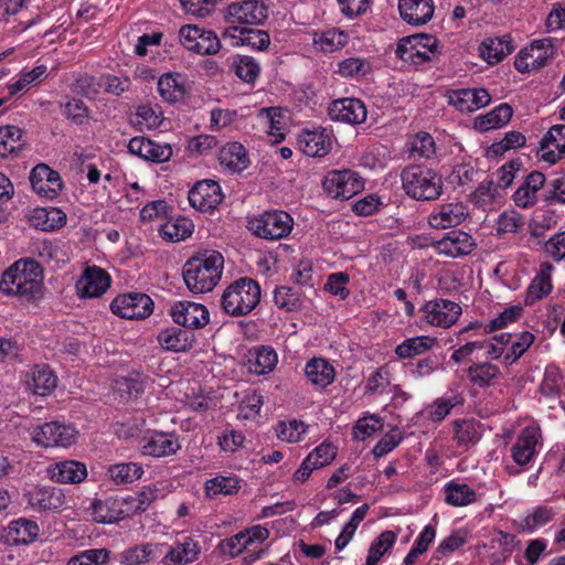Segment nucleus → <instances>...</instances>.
Segmentation results:
<instances>
[{"label": "nucleus", "mask_w": 565, "mask_h": 565, "mask_svg": "<svg viewBox=\"0 0 565 565\" xmlns=\"http://www.w3.org/2000/svg\"><path fill=\"white\" fill-rule=\"evenodd\" d=\"M224 258L216 250H204L186 260L183 279L190 291L204 294L214 289L221 280Z\"/></svg>", "instance_id": "obj_1"}, {"label": "nucleus", "mask_w": 565, "mask_h": 565, "mask_svg": "<svg viewBox=\"0 0 565 565\" xmlns=\"http://www.w3.org/2000/svg\"><path fill=\"white\" fill-rule=\"evenodd\" d=\"M42 288V269L32 259H21L10 266L0 280V291L26 299L35 298Z\"/></svg>", "instance_id": "obj_2"}, {"label": "nucleus", "mask_w": 565, "mask_h": 565, "mask_svg": "<svg viewBox=\"0 0 565 565\" xmlns=\"http://www.w3.org/2000/svg\"><path fill=\"white\" fill-rule=\"evenodd\" d=\"M405 193L417 201H434L443 194L441 175L423 164H411L401 174Z\"/></svg>", "instance_id": "obj_3"}, {"label": "nucleus", "mask_w": 565, "mask_h": 565, "mask_svg": "<svg viewBox=\"0 0 565 565\" xmlns=\"http://www.w3.org/2000/svg\"><path fill=\"white\" fill-rule=\"evenodd\" d=\"M260 300V287L252 278H239L230 284L221 296L222 310L232 317L252 312Z\"/></svg>", "instance_id": "obj_4"}, {"label": "nucleus", "mask_w": 565, "mask_h": 565, "mask_svg": "<svg viewBox=\"0 0 565 565\" xmlns=\"http://www.w3.org/2000/svg\"><path fill=\"white\" fill-rule=\"evenodd\" d=\"M268 17V8L259 0H244L242 2H233L227 7L225 15L228 29L238 30L241 35L255 33L256 35H268V32L262 29L253 30L247 25H259Z\"/></svg>", "instance_id": "obj_5"}, {"label": "nucleus", "mask_w": 565, "mask_h": 565, "mask_svg": "<svg viewBox=\"0 0 565 565\" xmlns=\"http://www.w3.org/2000/svg\"><path fill=\"white\" fill-rule=\"evenodd\" d=\"M292 227V217L281 210L266 211L248 221V228L255 235L270 241L288 236Z\"/></svg>", "instance_id": "obj_6"}, {"label": "nucleus", "mask_w": 565, "mask_h": 565, "mask_svg": "<svg viewBox=\"0 0 565 565\" xmlns=\"http://www.w3.org/2000/svg\"><path fill=\"white\" fill-rule=\"evenodd\" d=\"M396 55L406 64L419 66L439 54L437 38H401Z\"/></svg>", "instance_id": "obj_7"}, {"label": "nucleus", "mask_w": 565, "mask_h": 565, "mask_svg": "<svg viewBox=\"0 0 565 565\" xmlns=\"http://www.w3.org/2000/svg\"><path fill=\"white\" fill-rule=\"evenodd\" d=\"M31 439L43 448H68L76 443L78 431L72 425L50 422L39 425L31 430Z\"/></svg>", "instance_id": "obj_8"}, {"label": "nucleus", "mask_w": 565, "mask_h": 565, "mask_svg": "<svg viewBox=\"0 0 565 565\" xmlns=\"http://www.w3.org/2000/svg\"><path fill=\"white\" fill-rule=\"evenodd\" d=\"M419 311L425 323L441 329L452 327L462 315V308L458 302L445 298L426 301Z\"/></svg>", "instance_id": "obj_9"}, {"label": "nucleus", "mask_w": 565, "mask_h": 565, "mask_svg": "<svg viewBox=\"0 0 565 565\" xmlns=\"http://www.w3.org/2000/svg\"><path fill=\"white\" fill-rule=\"evenodd\" d=\"M180 449V436L174 431L151 430L140 441L141 454L152 458L170 457Z\"/></svg>", "instance_id": "obj_10"}, {"label": "nucleus", "mask_w": 565, "mask_h": 565, "mask_svg": "<svg viewBox=\"0 0 565 565\" xmlns=\"http://www.w3.org/2000/svg\"><path fill=\"white\" fill-rule=\"evenodd\" d=\"M542 446L541 429L536 425L524 427L519 435L510 451L513 461L521 467L530 465L539 454Z\"/></svg>", "instance_id": "obj_11"}, {"label": "nucleus", "mask_w": 565, "mask_h": 565, "mask_svg": "<svg viewBox=\"0 0 565 565\" xmlns=\"http://www.w3.org/2000/svg\"><path fill=\"white\" fill-rule=\"evenodd\" d=\"M323 190L333 199L348 200L363 189V182L354 171L329 172L322 182Z\"/></svg>", "instance_id": "obj_12"}, {"label": "nucleus", "mask_w": 565, "mask_h": 565, "mask_svg": "<svg viewBox=\"0 0 565 565\" xmlns=\"http://www.w3.org/2000/svg\"><path fill=\"white\" fill-rule=\"evenodd\" d=\"M153 302L145 294H128L116 297L111 303V311L125 319H143L151 315Z\"/></svg>", "instance_id": "obj_13"}, {"label": "nucleus", "mask_w": 565, "mask_h": 565, "mask_svg": "<svg viewBox=\"0 0 565 565\" xmlns=\"http://www.w3.org/2000/svg\"><path fill=\"white\" fill-rule=\"evenodd\" d=\"M550 57L551 42L548 38L537 39L529 47L519 52L514 66L521 73H530L543 67Z\"/></svg>", "instance_id": "obj_14"}, {"label": "nucleus", "mask_w": 565, "mask_h": 565, "mask_svg": "<svg viewBox=\"0 0 565 565\" xmlns=\"http://www.w3.org/2000/svg\"><path fill=\"white\" fill-rule=\"evenodd\" d=\"M173 321L189 329H199L210 321L207 308L198 302L178 301L171 307Z\"/></svg>", "instance_id": "obj_15"}, {"label": "nucleus", "mask_w": 565, "mask_h": 565, "mask_svg": "<svg viewBox=\"0 0 565 565\" xmlns=\"http://www.w3.org/2000/svg\"><path fill=\"white\" fill-rule=\"evenodd\" d=\"M189 202L195 210L207 212L214 210L223 200L220 184L212 180H202L189 191Z\"/></svg>", "instance_id": "obj_16"}, {"label": "nucleus", "mask_w": 565, "mask_h": 565, "mask_svg": "<svg viewBox=\"0 0 565 565\" xmlns=\"http://www.w3.org/2000/svg\"><path fill=\"white\" fill-rule=\"evenodd\" d=\"M110 286L108 273L97 266H88L76 281V290L83 298H96Z\"/></svg>", "instance_id": "obj_17"}, {"label": "nucleus", "mask_w": 565, "mask_h": 565, "mask_svg": "<svg viewBox=\"0 0 565 565\" xmlns=\"http://www.w3.org/2000/svg\"><path fill=\"white\" fill-rule=\"evenodd\" d=\"M468 215V207L460 201L439 204L430 213L428 223L433 228H449L460 225Z\"/></svg>", "instance_id": "obj_18"}, {"label": "nucleus", "mask_w": 565, "mask_h": 565, "mask_svg": "<svg viewBox=\"0 0 565 565\" xmlns=\"http://www.w3.org/2000/svg\"><path fill=\"white\" fill-rule=\"evenodd\" d=\"M366 107L358 98H342L332 102L329 106V116L331 119L359 125L366 119Z\"/></svg>", "instance_id": "obj_19"}, {"label": "nucleus", "mask_w": 565, "mask_h": 565, "mask_svg": "<svg viewBox=\"0 0 565 565\" xmlns=\"http://www.w3.org/2000/svg\"><path fill=\"white\" fill-rule=\"evenodd\" d=\"M298 147L308 157H324L332 148V137L324 128L306 129L298 137Z\"/></svg>", "instance_id": "obj_20"}, {"label": "nucleus", "mask_w": 565, "mask_h": 565, "mask_svg": "<svg viewBox=\"0 0 565 565\" xmlns=\"http://www.w3.org/2000/svg\"><path fill=\"white\" fill-rule=\"evenodd\" d=\"M449 104L461 113H472L484 106L490 100V94L483 88H460L448 92Z\"/></svg>", "instance_id": "obj_21"}, {"label": "nucleus", "mask_w": 565, "mask_h": 565, "mask_svg": "<svg viewBox=\"0 0 565 565\" xmlns=\"http://www.w3.org/2000/svg\"><path fill=\"white\" fill-rule=\"evenodd\" d=\"M128 503L118 497H108L104 500H94L90 505L94 521L111 524L129 514Z\"/></svg>", "instance_id": "obj_22"}, {"label": "nucleus", "mask_w": 565, "mask_h": 565, "mask_svg": "<svg viewBox=\"0 0 565 565\" xmlns=\"http://www.w3.org/2000/svg\"><path fill=\"white\" fill-rule=\"evenodd\" d=\"M130 153L153 162L168 161L172 156V148L168 143H158L146 137H135L128 143Z\"/></svg>", "instance_id": "obj_23"}, {"label": "nucleus", "mask_w": 565, "mask_h": 565, "mask_svg": "<svg viewBox=\"0 0 565 565\" xmlns=\"http://www.w3.org/2000/svg\"><path fill=\"white\" fill-rule=\"evenodd\" d=\"M435 247L438 254L456 258L470 254L475 247V241L466 232L451 231L438 241Z\"/></svg>", "instance_id": "obj_24"}, {"label": "nucleus", "mask_w": 565, "mask_h": 565, "mask_svg": "<svg viewBox=\"0 0 565 565\" xmlns=\"http://www.w3.org/2000/svg\"><path fill=\"white\" fill-rule=\"evenodd\" d=\"M47 477L58 483H79L87 477L85 463L77 460H62L50 465Z\"/></svg>", "instance_id": "obj_25"}, {"label": "nucleus", "mask_w": 565, "mask_h": 565, "mask_svg": "<svg viewBox=\"0 0 565 565\" xmlns=\"http://www.w3.org/2000/svg\"><path fill=\"white\" fill-rule=\"evenodd\" d=\"M32 189L41 196L53 199L61 190V180L57 172L46 164H38L30 174Z\"/></svg>", "instance_id": "obj_26"}, {"label": "nucleus", "mask_w": 565, "mask_h": 565, "mask_svg": "<svg viewBox=\"0 0 565 565\" xmlns=\"http://www.w3.org/2000/svg\"><path fill=\"white\" fill-rule=\"evenodd\" d=\"M26 497L30 507L38 511L58 510L66 503L62 489L54 487L35 488Z\"/></svg>", "instance_id": "obj_27"}, {"label": "nucleus", "mask_w": 565, "mask_h": 565, "mask_svg": "<svg viewBox=\"0 0 565 565\" xmlns=\"http://www.w3.org/2000/svg\"><path fill=\"white\" fill-rule=\"evenodd\" d=\"M57 376L47 365H35L25 376L28 390L39 396L50 395L57 386Z\"/></svg>", "instance_id": "obj_28"}, {"label": "nucleus", "mask_w": 565, "mask_h": 565, "mask_svg": "<svg viewBox=\"0 0 565 565\" xmlns=\"http://www.w3.org/2000/svg\"><path fill=\"white\" fill-rule=\"evenodd\" d=\"M555 267L551 263H542L539 271L532 279L526 290L525 305H533L534 302L548 296L553 290L552 274Z\"/></svg>", "instance_id": "obj_29"}, {"label": "nucleus", "mask_w": 565, "mask_h": 565, "mask_svg": "<svg viewBox=\"0 0 565 565\" xmlns=\"http://www.w3.org/2000/svg\"><path fill=\"white\" fill-rule=\"evenodd\" d=\"M398 9L403 20L413 25L425 24L434 14L433 0H399Z\"/></svg>", "instance_id": "obj_30"}, {"label": "nucleus", "mask_w": 565, "mask_h": 565, "mask_svg": "<svg viewBox=\"0 0 565 565\" xmlns=\"http://www.w3.org/2000/svg\"><path fill=\"white\" fill-rule=\"evenodd\" d=\"M40 529L36 522L20 518L11 521L4 530V536L10 544H30L39 537Z\"/></svg>", "instance_id": "obj_31"}, {"label": "nucleus", "mask_w": 565, "mask_h": 565, "mask_svg": "<svg viewBox=\"0 0 565 565\" xmlns=\"http://www.w3.org/2000/svg\"><path fill=\"white\" fill-rule=\"evenodd\" d=\"M305 375L312 386L324 388L333 383L335 370L328 360L323 358H312L306 363Z\"/></svg>", "instance_id": "obj_32"}, {"label": "nucleus", "mask_w": 565, "mask_h": 565, "mask_svg": "<svg viewBox=\"0 0 565 565\" xmlns=\"http://www.w3.org/2000/svg\"><path fill=\"white\" fill-rule=\"evenodd\" d=\"M555 515L554 508L545 504L535 505L524 512L518 525L521 531L532 534L551 523Z\"/></svg>", "instance_id": "obj_33"}, {"label": "nucleus", "mask_w": 565, "mask_h": 565, "mask_svg": "<svg viewBox=\"0 0 565 565\" xmlns=\"http://www.w3.org/2000/svg\"><path fill=\"white\" fill-rule=\"evenodd\" d=\"M544 183L545 175L542 172H531L513 194L515 205L522 209L533 206L537 201V192Z\"/></svg>", "instance_id": "obj_34"}, {"label": "nucleus", "mask_w": 565, "mask_h": 565, "mask_svg": "<svg viewBox=\"0 0 565 565\" xmlns=\"http://www.w3.org/2000/svg\"><path fill=\"white\" fill-rule=\"evenodd\" d=\"M157 340L164 350L183 352L192 348L194 334L179 327H169L158 333Z\"/></svg>", "instance_id": "obj_35"}, {"label": "nucleus", "mask_w": 565, "mask_h": 565, "mask_svg": "<svg viewBox=\"0 0 565 565\" xmlns=\"http://www.w3.org/2000/svg\"><path fill=\"white\" fill-rule=\"evenodd\" d=\"M162 548V544L156 543L136 545L122 551L119 561L125 565H143L159 558L163 553Z\"/></svg>", "instance_id": "obj_36"}, {"label": "nucleus", "mask_w": 565, "mask_h": 565, "mask_svg": "<svg viewBox=\"0 0 565 565\" xmlns=\"http://www.w3.org/2000/svg\"><path fill=\"white\" fill-rule=\"evenodd\" d=\"M278 363V355L271 347H257L249 351L247 367L250 373L265 375Z\"/></svg>", "instance_id": "obj_37"}, {"label": "nucleus", "mask_w": 565, "mask_h": 565, "mask_svg": "<svg viewBox=\"0 0 565 565\" xmlns=\"http://www.w3.org/2000/svg\"><path fill=\"white\" fill-rule=\"evenodd\" d=\"M200 554V547L192 537H184L172 545L164 554L163 559L168 565H184L194 562Z\"/></svg>", "instance_id": "obj_38"}, {"label": "nucleus", "mask_w": 565, "mask_h": 565, "mask_svg": "<svg viewBox=\"0 0 565 565\" xmlns=\"http://www.w3.org/2000/svg\"><path fill=\"white\" fill-rule=\"evenodd\" d=\"M511 38H486L479 46L480 56L489 64H497L509 55L514 45Z\"/></svg>", "instance_id": "obj_39"}, {"label": "nucleus", "mask_w": 565, "mask_h": 565, "mask_svg": "<svg viewBox=\"0 0 565 565\" xmlns=\"http://www.w3.org/2000/svg\"><path fill=\"white\" fill-rule=\"evenodd\" d=\"M30 224L41 231H54L62 227L66 222V215L60 209L36 207L29 217Z\"/></svg>", "instance_id": "obj_40"}, {"label": "nucleus", "mask_w": 565, "mask_h": 565, "mask_svg": "<svg viewBox=\"0 0 565 565\" xmlns=\"http://www.w3.org/2000/svg\"><path fill=\"white\" fill-rule=\"evenodd\" d=\"M513 109L509 104H500L491 111L475 119V128L479 131H489L505 126L512 118Z\"/></svg>", "instance_id": "obj_41"}, {"label": "nucleus", "mask_w": 565, "mask_h": 565, "mask_svg": "<svg viewBox=\"0 0 565 565\" xmlns=\"http://www.w3.org/2000/svg\"><path fill=\"white\" fill-rule=\"evenodd\" d=\"M437 344L436 338L417 335L405 339L395 348V354L401 359H412L430 351Z\"/></svg>", "instance_id": "obj_42"}, {"label": "nucleus", "mask_w": 565, "mask_h": 565, "mask_svg": "<svg viewBox=\"0 0 565 565\" xmlns=\"http://www.w3.org/2000/svg\"><path fill=\"white\" fill-rule=\"evenodd\" d=\"M47 72V67L43 64L32 70H22L18 79L8 85L9 96L13 97L18 94L26 92L30 87L38 85L43 81Z\"/></svg>", "instance_id": "obj_43"}, {"label": "nucleus", "mask_w": 565, "mask_h": 565, "mask_svg": "<svg viewBox=\"0 0 565 565\" xmlns=\"http://www.w3.org/2000/svg\"><path fill=\"white\" fill-rule=\"evenodd\" d=\"M445 501L451 507H466L477 500L476 491L467 483L449 481L444 488Z\"/></svg>", "instance_id": "obj_44"}, {"label": "nucleus", "mask_w": 565, "mask_h": 565, "mask_svg": "<svg viewBox=\"0 0 565 565\" xmlns=\"http://www.w3.org/2000/svg\"><path fill=\"white\" fill-rule=\"evenodd\" d=\"M158 90L164 100L179 102L185 94L184 79L180 74H166L158 81Z\"/></svg>", "instance_id": "obj_45"}, {"label": "nucleus", "mask_w": 565, "mask_h": 565, "mask_svg": "<svg viewBox=\"0 0 565 565\" xmlns=\"http://www.w3.org/2000/svg\"><path fill=\"white\" fill-rule=\"evenodd\" d=\"M218 160L222 166L234 171H242L247 167L245 148L238 142H230L223 146L218 153Z\"/></svg>", "instance_id": "obj_46"}, {"label": "nucleus", "mask_w": 565, "mask_h": 565, "mask_svg": "<svg viewBox=\"0 0 565 565\" xmlns=\"http://www.w3.org/2000/svg\"><path fill=\"white\" fill-rule=\"evenodd\" d=\"M25 141L22 130L17 126L0 128V157L6 158L23 149Z\"/></svg>", "instance_id": "obj_47"}, {"label": "nucleus", "mask_w": 565, "mask_h": 565, "mask_svg": "<svg viewBox=\"0 0 565 565\" xmlns=\"http://www.w3.org/2000/svg\"><path fill=\"white\" fill-rule=\"evenodd\" d=\"M541 392L551 397L558 396L565 392V376L557 365L550 364L545 367Z\"/></svg>", "instance_id": "obj_48"}, {"label": "nucleus", "mask_w": 565, "mask_h": 565, "mask_svg": "<svg viewBox=\"0 0 565 565\" xmlns=\"http://www.w3.org/2000/svg\"><path fill=\"white\" fill-rule=\"evenodd\" d=\"M143 469L137 462H122L108 468V477L117 484L130 483L141 478Z\"/></svg>", "instance_id": "obj_49"}, {"label": "nucleus", "mask_w": 565, "mask_h": 565, "mask_svg": "<svg viewBox=\"0 0 565 565\" xmlns=\"http://www.w3.org/2000/svg\"><path fill=\"white\" fill-rule=\"evenodd\" d=\"M193 232V223L186 217H178L168 221L160 228L163 238L171 242H180L189 237Z\"/></svg>", "instance_id": "obj_50"}, {"label": "nucleus", "mask_w": 565, "mask_h": 565, "mask_svg": "<svg viewBox=\"0 0 565 565\" xmlns=\"http://www.w3.org/2000/svg\"><path fill=\"white\" fill-rule=\"evenodd\" d=\"M535 335L530 331H522L514 334L508 352L503 355L505 365L514 364L534 343Z\"/></svg>", "instance_id": "obj_51"}, {"label": "nucleus", "mask_w": 565, "mask_h": 565, "mask_svg": "<svg viewBox=\"0 0 565 565\" xmlns=\"http://www.w3.org/2000/svg\"><path fill=\"white\" fill-rule=\"evenodd\" d=\"M461 402L458 395L441 396L425 408L426 417L431 422H441Z\"/></svg>", "instance_id": "obj_52"}, {"label": "nucleus", "mask_w": 565, "mask_h": 565, "mask_svg": "<svg viewBox=\"0 0 565 565\" xmlns=\"http://www.w3.org/2000/svg\"><path fill=\"white\" fill-rule=\"evenodd\" d=\"M396 534L393 531L382 532L369 548L365 565H376L381 557L394 545Z\"/></svg>", "instance_id": "obj_53"}, {"label": "nucleus", "mask_w": 565, "mask_h": 565, "mask_svg": "<svg viewBox=\"0 0 565 565\" xmlns=\"http://www.w3.org/2000/svg\"><path fill=\"white\" fill-rule=\"evenodd\" d=\"M181 45L199 55H213L221 49L218 38H179Z\"/></svg>", "instance_id": "obj_54"}, {"label": "nucleus", "mask_w": 565, "mask_h": 565, "mask_svg": "<svg viewBox=\"0 0 565 565\" xmlns=\"http://www.w3.org/2000/svg\"><path fill=\"white\" fill-rule=\"evenodd\" d=\"M239 488V480L236 477L217 476L205 482V493L207 497L230 495L237 492Z\"/></svg>", "instance_id": "obj_55"}, {"label": "nucleus", "mask_w": 565, "mask_h": 565, "mask_svg": "<svg viewBox=\"0 0 565 565\" xmlns=\"http://www.w3.org/2000/svg\"><path fill=\"white\" fill-rule=\"evenodd\" d=\"M499 367L489 362L471 365L468 369L469 380L480 387L489 386L499 374Z\"/></svg>", "instance_id": "obj_56"}, {"label": "nucleus", "mask_w": 565, "mask_h": 565, "mask_svg": "<svg viewBox=\"0 0 565 565\" xmlns=\"http://www.w3.org/2000/svg\"><path fill=\"white\" fill-rule=\"evenodd\" d=\"M522 312L523 308L520 305L505 308L502 312H500L483 326V332L491 333L509 327L521 318Z\"/></svg>", "instance_id": "obj_57"}, {"label": "nucleus", "mask_w": 565, "mask_h": 565, "mask_svg": "<svg viewBox=\"0 0 565 565\" xmlns=\"http://www.w3.org/2000/svg\"><path fill=\"white\" fill-rule=\"evenodd\" d=\"M307 431V425L297 419L279 422L276 426L278 439L286 443H298Z\"/></svg>", "instance_id": "obj_58"}, {"label": "nucleus", "mask_w": 565, "mask_h": 565, "mask_svg": "<svg viewBox=\"0 0 565 565\" xmlns=\"http://www.w3.org/2000/svg\"><path fill=\"white\" fill-rule=\"evenodd\" d=\"M150 379L139 372H134L127 377L117 381L118 390L126 393L129 398L137 397L149 386Z\"/></svg>", "instance_id": "obj_59"}, {"label": "nucleus", "mask_w": 565, "mask_h": 565, "mask_svg": "<svg viewBox=\"0 0 565 565\" xmlns=\"http://www.w3.org/2000/svg\"><path fill=\"white\" fill-rule=\"evenodd\" d=\"M391 386V371L387 365L375 370L366 380L365 393L382 395Z\"/></svg>", "instance_id": "obj_60"}, {"label": "nucleus", "mask_w": 565, "mask_h": 565, "mask_svg": "<svg viewBox=\"0 0 565 565\" xmlns=\"http://www.w3.org/2000/svg\"><path fill=\"white\" fill-rule=\"evenodd\" d=\"M524 226V217L514 210L502 212L497 220V232L500 235L519 233Z\"/></svg>", "instance_id": "obj_61"}, {"label": "nucleus", "mask_w": 565, "mask_h": 565, "mask_svg": "<svg viewBox=\"0 0 565 565\" xmlns=\"http://www.w3.org/2000/svg\"><path fill=\"white\" fill-rule=\"evenodd\" d=\"M412 151L427 160L435 159L439 154V149L433 136L428 132H418L415 135L412 141Z\"/></svg>", "instance_id": "obj_62"}, {"label": "nucleus", "mask_w": 565, "mask_h": 565, "mask_svg": "<svg viewBox=\"0 0 565 565\" xmlns=\"http://www.w3.org/2000/svg\"><path fill=\"white\" fill-rule=\"evenodd\" d=\"M274 302L287 312L296 311L301 307L299 294L287 286H280L274 290Z\"/></svg>", "instance_id": "obj_63"}, {"label": "nucleus", "mask_w": 565, "mask_h": 565, "mask_svg": "<svg viewBox=\"0 0 565 565\" xmlns=\"http://www.w3.org/2000/svg\"><path fill=\"white\" fill-rule=\"evenodd\" d=\"M109 552L106 548L86 550L71 557L67 565H100L107 562Z\"/></svg>", "instance_id": "obj_64"}]
</instances>
